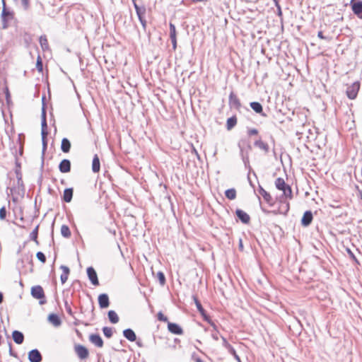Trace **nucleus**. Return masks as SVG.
I'll use <instances>...</instances> for the list:
<instances>
[{"instance_id": "obj_1", "label": "nucleus", "mask_w": 362, "mask_h": 362, "mask_svg": "<svg viewBox=\"0 0 362 362\" xmlns=\"http://www.w3.org/2000/svg\"><path fill=\"white\" fill-rule=\"evenodd\" d=\"M280 191H282L283 194L280 197V202L283 204H285V211L284 212V214H286L288 210H289V203L286 201L288 199H291L293 198V192L291 187L288 185L285 187L283 188V189H281Z\"/></svg>"}, {"instance_id": "obj_2", "label": "nucleus", "mask_w": 362, "mask_h": 362, "mask_svg": "<svg viewBox=\"0 0 362 362\" xmlns=\"http://www.w3.org/2000/svg\"><path fill=\"white\" fill-rule=\"evenodd\" d=\"M30 293L33 298L39 300L40 305H45L47 303L45 294L42 287L40 285L31 288Z\"/></svg>"}, {"instance_id": "obj_3", "label": "nucleus", "mask_w": 362, "mask_h": 362, "mask_svg": "<svg viewBox=\"0 0 362 362\" xmlns=\"http://www.w3.org/2000/svg\"><path fill=\"white\" fill-rule=\"evenodd\" d=\"M243 141L238 142V147L240 148V155L243 160V162L245 165V167L250 168V162H249V151L251 149V146L250 144L247 145V148H245L243 146Z\"/></svg>"}, {"instance_id": "obj_4", "label": "nucleus", "mask_w": 362, "mask_h": 362, "mask_svg": "<svg viewBox=\"0 0 362 362\" xmlns=\"http://www.w3.org/2000/svg\"><path fill=\"white\" fill-rule=\"evenodd\" d=\"M134 8L142 28L144 30L146 31L147 27V22L145 18L146 8L144 6H139L137 4H134Z\"/></svg>"}, {"instance_id": "obj_5", "label": "nucleus", "mask_w": 362, "mask_h": 362, "mask_svg": "<svg viewBox=\"0 0 362 362\" xmlns=\"http://www.w3.org/2000/svg\"><path fill=\"white\" fill-rule=\"evenodd\" d=\"M2 2H3V9H2V13H1L2 28L4 29H6L8 27V24H7L8 21L13 18V13L6 8L5 1L2 0Z\"/></svg>"}, {"instance_id": "obj_6", "label": "nucleus", "mask_w": 362, "mask_h": 362, "mask_svg": "<svg viewBox=\"0 0 362 362\" xmlns=\"http://www.w3.org/2000/svg\"><path fill=\"white\" fill-rule=\"evenodd\" d=\"M360 88V84L358 82H354L351 86H349L346 89V95L351 99H355L358 95V92Z\"/></svg>"}, {"instance_id": "obj_7", "label": "nucleus", "mask_w": 362, "mask_h": 362, "mask_svg": "<svg viewBox=\"0 0 362 362\" xmlns=\"http://www.w3.org/2000/svg\"><path fill=\"white\" fill-rule=\"evenodd\" d=\"M228 103L231 108L240 110L242 105L238 96L232 91L228 97Z\"/></svg>"}, {"instance_id": "obj_8", "label": "nucleus", "mask_w": 362, "mask_h": 362, "mask_svg": "<svg viewBox=\"0 0 362 362\" xmlns=\"http://www.w3.org/2000/svg\"><path fill=\"white\" fill-rule=\"evenodd\" d=\"M74 350L80 359H85L88 358L89 352L86 346L81 344H77L74 346Z\"/></svg>"}, {"instance_id": "obj_9", "label": "nucleus", "mask_w": 362, "mask_h": 362, "mask_svg": "<svg viewBox=\"0 0 362 362\" xmlns=\"http://www.w3.org/2000/svg\"><path fill=\"white\" fill-rule=\"evenodd\" d=\"M352 11L358 18H362V1H351Z\"/></svg>"}, {"instance_id": "obj_10", "label": "nucleus", "mask_w": 362, "mask_h": 362, "mask_svg": "<svg viewBox=\"0 0 362 362\" xmlns=\"http://www.w3.org/2000/svg\"><path fill=\"white\" fill-rule=\"evenodd\" d=\"M28 360L30 362H41L42 356L38 349H34L28 352Z\"/></svg>"}, {"instance_id": "obj_11", "label": "nucleus", "mask_w": 362, "mask_h": 362, "mask_svg": "<svg viewBox=\"0 0 362 362\" xmlns=\"http://www.w3.org/2000/svg\"><path fill=\"white\" fill-rule=\"evenodd\" d=\"M87 275L93 285H94V286L99 285L98 275H97V273L93 267H89L87 268Z\"/></svg>"}, {"instance_id": "obj_12", "label": "nucleus", "mask_w": 362, "mask_h": 362, "mask_svg": "<svg viewBox=\"0 0 362 362\" xmlns=\"http://www.w3.org/2000/svg\"><path fill=\"white\" fill-rule=\"evenodd\" d=\"M168 329L170 332L174 334L180 335L183 334L182 328L177 323L168 322Z\"/></svg>"}, {"instance_id": "obj_13", "label": "nucleus", "mask_w": 362, "mask_h": 362, "mask_svg": "<svg viewBox=\"0 0 362 362\" xmlns=\"http://www.w3.org/2000/svg\"><path fill=\"white\" fill-rule=\"evenodd\" d=\"M235 214L243 223L247 224L250 221V216L242 209H236Z\"/></svg>"}, {"instance_id": "obj_14", "label": "nucleus", "mask_w": 362, "mask_h": 362, "mask_svg": "<svg viewBox=\"0 0 362 362\" xmlns=\"http://www.w3.org/2000/svg\"><path fill=\"white\" fill-rule=\"evenodd\" d=\"M313 219L311 211H306L301 218V224L303 226L307 227L310 225Z\"/></svg>"}, {"instance_id": "obj_15", "label": "nucleus", "mask_w": 362, "mask_h": 362, "mask_svg": "<svg viewBox=\"0 0 362 362\" xmlns=\"http://www.w3.org/2000/svg\"><path fill=\"white\" fill-rule=\"evenodd\" d=\"M170 38L173 45V49L177 48L176 28L174 24L170 23Z\"/></svg>"}, {"instance_id": "obj_16", "label": "nucleus", "mask_w": 362, "mask_h": 362, "mask_svg": "<svg viewBox=\"0 0 362 362\" xmlns=\"http://www.w3.org/2000/svg\"><path fill=\"white\" fill-rule=\"evenodd\" d=\"M59 170L62 173H69L71 171V161L69 159H63L59 165Z\"/></svg>"}, {"instance_id": "obj_17", "label": "nucleus", "mask_w": 362, "mask_h": 362, "mask_svg": "<svg viewBox=\"0 0 362 362\" xmlns=\"http://www.w3.org/2000/svg\"><path fill=\"white\" fill-rule=\"evenodd\" d=\"M90 341L95 344L97 347H103V340L102 337L98 334H92L89 337Z\"/></svg>"}, {"instance_id": "obj_18", "label": "nucleus", "mask_w": 362, "mask_h": 362, "mask_svg": "<svg viewBox=\"0 0 362 362\" xmlns=\"http://www.w3.org/2000/svg\"><path fill=\"white\" fill-rule=\"evenodd\" d=\"M98 300L100 308H107L110 305L109 297L106 293L100 294Z\"/></svg>"}, {"instance_id": "obj_19", "label": "nucleus", "mask_w": 362, "mask_h": 362, "mask_svg": "<svg viewBox=\"0 0 362 362\" xmlns=\"http://www.w3.org/2000/svg\"><path fill=\"white\" fill-rule=\"evenodd\" d=\"M48 322L53 326L58 327L62 325V320L58 315L55 313H51L47 317Z\"/></svg>"}, {"instance_id": "obj_20", "label": "nucleus", "mask_w": 362, "mask_h": 362, "mask_svg": "<svg viewBox=\"0 0 362 362\" xmlns=\"http://www.w3.org/2000/svg\"><path fill=\"white\" fill-rule=\"evenodd\" d=\"M250 107L257 114L263 117H266L267 115L263 112L262 105L259 102H251L250 103Z\"/></svg>"}, {"instance_id": "obj_21", "label": "nucleus", "mask_w": 362, "mask_h": 362, "mask_svg": "<svg viewBox=\"0 0 362 362\" xmlns=\"http://www.w3.org/2000/svg\"><path fill=\"white\" fill-rule=\"evenodd\" d=\"M259 193L262 196L263 199L267 204H269V205H272L273 199L272 196L261 186H259Z\"/></svg>"}, {"instance_id": "obj_22", "label": "nucleus", "mask_w": 362, "mask_h": 362, "mask_svg": "<svg viewBox=\"0 0 362 362\" xmlns=\"http://www.w3.org/2000/svg\"><path fill=\"white\" fill-rule=\"evenodd\" d=\"M124 337L129 341H135L136 340V336L133 329L127 328L123 331Z\"/></svg>"}, {"instance_id": "obj_23", "label": "nucleus", "mask_w": 362, "mask_h": 362, "mask_svg": "<svg viewBox=\"0 0 362 362\" xmlns=\"http://www.w3.org/2000/svg\"><path fill=\"white\" fill-rule=\"evenodd\" d=\"M60 269L62 270V274H61L60 280L62 284H64L66 282L68 279L70 273V269L68 267L65 265H61Z\"/></svg>"}, {"instance_id": "obj_24", "label": "nucleus", "mask_w": 362, "mask_h": 362, "mask_svg": "<svg viewBox=\"0 0 362 362\" xmlns=\"http://www.w3.org/2000/svg\"><path fill=\"white\" fill-rule=\"evenodd\" d=\"M12 337L15 343L17 344H21L24 341L23 334L18 330H14L12 333Z\"/></svg>"}, {"instance_id": "obj_25", "label": "nucleus", "mask_w": 362, "mask_h": 362, "mask_svg": "<svg viewBox=\"0 0 362 362\" xmlns=\"http://www.w3.org/2000/svg\"><path fill=\"white\" fill-rule=\"evenodd\" d=\"M74 189L73 188H66L64 191L62 200L66 203H69L72 200L73 198Z\"/></svg>"}, {"instance_id": "obj_26", "label": "nucleus", "mask_w": 362, "mask_h": 362, "mask_svg": "<svg viewBox=\"0 0 362 362\" xmlns=\"http://www.w3.org/2000/svg\"><path fill=\"white\" fill-rule=\"evenodd\" d=\"M254 146L264 151L265 153H267L269 151V145L264 142L261 139L256 140L254 143Z\"/></svg>"}, {"instance_id": "obj_27", "label": "nucleus", "mask_w": 362, "mask_h": 362, "mask_svg": "<svg viewBox=\"0 0 362 362\" xmlns=\"http://www.w3.org/2000/svg\"><path fill=\"white\" fill-rule=\"evenodd\" d=\"M48 134H45V136H42V163H41V168H43L44 166V160H45V152L47 147V136Z\"/></svg>"}, {"instance_id": "obj_28", "label": "nucleus", "mask_w": 362, "mask_h": 362, "mask_svg": "<svg viewBox=\"0 0 362 362\" xmlns=\"http://www.w3.org/2000/svg\"><path fill=\"white\" fill-rule=\"evenodd\" d=\"M61 149L64 153H69L71 149V142L67 138H63L61 143Z\"/></svg>"}, {"instance_id": "obj_29", "label": "nucleus", "mask_w": 362, "mask_h": 362, "mask_svg": "<svg viewBox=\"0 0 362 362\" xmlns=\"http://www.w3.org/2000/svg\"><path fill=\"white\" fill-rule=\"evenodd\" d=\"M100 169V159L98 155H95L92 162V170L93 173H98Z\"/></svg>"}, {"instance_id": "obj_30", "label": "nucleus", "mask_w": 362, "mask_h": 362, "mask_svg": "<svg viewBox=\"0 0 362 362\" xmlns=\"http://www.w3.org/2000/svg\"><path fill=\"white\" fill-rule=\"evenodd\" d=\"M194 303H195L196 307H197L198 311L200 313V314L203 317L204 320H205L206 317H209L206 314V313L205 310L204 309L203 306L202 305L200 301L196 297H194Z\"/></svg>"}, {"instance_id": "obj_31", "label": "nucleus", "mask_w": 362, "mask_h": 362, "mask_svg": "<svg viewBox=\"0 0 362 362\" xmlns=\"http://www.w3.org/2000/svg\"><path fill=\"white\" fill-rule=\"evenodd\" d=\"M107 316L110 322L112 324H116L119 322V317L117 313L114 310H110L107 313Z\"/></svg>"}, {"instance_id": "obj_32", "label": "nucleus", "mask_w": 362, "mask_h": 362, "mask_svg": "<svg viewBox=\"0 0 362 362\" xmlns=\"http://www.w3.org/2000/svg\"><path fill=\"white\" fill-rule=\"evenodd\" d=\"M237 124L236 116H232L227 119L226 128L228 130H231Z\"/></svg>"}, {"instance_id": "obj_33", "label": "nucleus", "mask_w": 362, "mask_h": 362, "mask_svg": "<svg viewBox=\"0 0 362 362\" xmlns=\"http://www.w3.org/2000/svg\"><path fill=\"white\" fill-rule=\"evenodd\" d=\"M39 42L43 51L49 49L48 41L45 35H41Z\"/></svg>"}, {"instance_id": "obj_34", "label": "nucleus", "mask_w": 362, "mask_h": 362, "mask_svg": "<svg viewBox=\"0 0 362 362\" xmlns=\"http://www.w3.org/2000/svg\"><path fill=\"white\" fill-rule=\"evenodd\" d=\"M225 196L230 200H233L236 198V190L234 188L228 189L225 192Z\"/></svg>"}, {"instance_id": "obj_35", "label": "nucleus", "mask_w": 362, "mask_h": 362, "mask_svg": "<svg viewBox=\"0 0 362 362\" xmlns=\"http://www.w3.org/2000/svg\"><path fill=\"white\" fill-rule=\"evenodd\" d=\"M287 185L288 184H286L284 180L281 177H278L275 180V186L279 190L283 189V188Z\"/></svg>"}, {"instance_id": "obj_36", "label": "nucleus", "mask_w": 362, "mask_h": 362, "mask_svg": "<svg viewBox=\"0 0 362 362\" xmlns=\"http://www.w3.org/2000/svg\"><path fill=\"white\" fill-rule=\"evenodd\" d=\"M61 233L62 235L64 238H69L71 235V230L68 226L62 225L61 227Z\"/></svg>"}, {"instance_id": "obj_37", "label": "nucleus", "mask_w": 362, "mask_h": 362, "mask_svg": "<svg viewBox=\"0 0 362 362\" xmlns=\"http://www.w3.org/2000/svg\"><path fill=\"white\" fill-rule=\"evenodd\" d=\"M4 92L5 94L6 103H7L8 106L10 107L11 105H13V103H12L11 98V93H10L9 89L7 86H5V88H4Z\"/></svg>"}, {"instance_id": "obj_38", "label": "nucleus", "mask_w": 362, "mask_h": 362, "mask_svg": "<svg viewBox=\"0 0 362 362\" xmlns=\"http://www.w3.org/2000/svg\"><path fill=\"white\" fill-rule=\"evenodd\" d=\"M47 124L46 118H42L41 121V136H44L45 134H48L47 132Z\"/></svg>"}, {"instance_id": "obj_39", "label": "nucleus", "mask_w": 362, "mask_h": 362, "mask_svg": "<svg viewBox=\"0 0 362 362\" xmlns=\"http://www.w3.org/2000/svg\"><path fill=\"white\" fill-rule=\"evenodd\" d=\"M38 226H37L35 229L30 233V238L35 241L37 244H38L37 241V234H38Z\"/></svg>"}, {"instance_id": "obj_40", "label": "nucleus", "mask_w": 362, "mask_h": 362, "mask_svg": "<svg viewBox=\"0 0 362 362\" xmlns=\"http://www.w3.org/2000/svg\"><path fill=\"white\" fill-rule=\"evenodd\" d=\"M103 332L107 338L112 337V334H113L112 329L109 327H104L103 328Z\"/></svg>"}, {"instance_id": "obj_41", "label": "nucleus", "mask_w": 362, "mask_h": 362, "mask_svg": "<svg viewBox=\"0 0 362 362\" xmlns=\"http://www.w3.org/2000/svg\"><path fill=\"white\" fill-rule=\"evenodd\" d=\"M157 277H158L160 284L161 286H164L166 280H165V274H163V272H158L157 273Z\"/></svg>"}, {"instance_id": "obj_42", "label": "nucleus", "mask_w": 362, "mask_h": 362, "mask_svg": "<svg viewBox=\"0 0 362 362\" xmlns=\"http://www.w3.org/2000/svg\"><path fill=\"white\" fill-rule=\"evenodd\" d=\"M36 68L39 72H42L43 69L42 61L40 56L37 57L36 62Z\"/></svg>"}, {"instance_id": "obj_43", "label": "nucleus", "mask_w": 362, "mask_h": 362, "mask_svg": "<svg viewBox=\"0 0 362 362\" xmlns=\"http://www.w3.org/2000/svg\"><path fill=\"white\" fill-rule=\"evenodd\" d=\"M36 257L42 263L44 264L46 262V256L42 252H37L36 254Z\"/></svg>"}, {"instance_id": "obj_44", "label": "nucleus", "mask_w": 362, "mask_h": 362, "mask_svg": "<svg viewBox=\"0 0 362 362\" xmlns=\"http://www.w3.org/2000/svg\"><path fill=\"white\" fill-rule=\"evenodd\" d=\"M64 307H65V309H66V311L67 312V313L69 315H70L71 316L74 317V314H73L71 305H69L68 300L66 299L64 300Z\"/></svg>"}, {"instance_id": "obj_45", "label": "nucleus", "mask_w": 362, "mask_h": 362, "mask_svg": "<svg viewBox=\"0 0 362 362\" xmlns=\"http://www.w3.org/2000/svg\"><path fill=\"white\" fill-rule=\"evenodd\" d=\"M230 346V349H229L230 353L234 356V358L236 359V361L238 362H241V360H240L239 356L237 354L234 348H233L230 346Z\"/></svg>"}, {"instance_id": "obj_46", "label": "nucleus", "mask_w": 362, "mask_h": 362, "mask_svg": "<svg viewBox=\"0 0 362 362\" xmlns=\"http://www.w3.org/2000/svg\"><path fill=\"white\" fill-rule=\"evenodd\" d=\"M6 217V209L5 206H2L0 209V219L4 220Z\"/></svg>"}, {"instance_id": "obj_47", "label": "nucleus", "mask_w": 362, "mask_h": 362, "mask_svg": "<svg viewBox=\"0 0 362 362\" xmlns=\"http://www.w3.org/2000/svg\"><path fill=\"white\" fill-rule=\"evenodd\" d=\"M204 320L206 321L213 327L214 331H216L217 327L214 322L211 320L210 317H206Z\"/></svg>"}, {"instance_id": "obj_48", "label": "nucleus", "mask_w": 362, "mask_h": 362, "mask_svg": "<svg viewBox=\"0 0 362 362\" xmlns=\"http://www.w3.org/2000/svg\"><path fill=\"white\" fill-rule=\"evenodd\" d=\"M158 320L161 322H167L168 317L165 316L161 312H159L157 315Z\"/></svg>"}, {"instance_id": "obj_49", "label": "nucleus", "mask_w": 362, "mask_h": 362, "mask_svg": "<svg viewBox=\"0 0 362 362\" xmlns=\"http://www.w3.org/2000/svg\"><path fill=\"white\" fill-rule=\"evenodd\" d=\"M275 4V6L276 7V9H277V15L279 16H282V11H281V6L279 3V1L274 3Z\"/></svg>"}, {"instance_id": "obj_50", "label": "nucleus", "mask_w": 362, "mask_h": 362, "mask_svg": "<svg viewBox=\"0 0 362 362\" xmlns=\"http://www.w3.org/2000/svg\"><path fill=\"white\" fill-rule=\"evenodd\" d=\"M22 5L25 10H28L30 6L29 0H21Z\"/></svg>"}, {"instance_id": "obj_51", "label": "nucleus", "mask_w": 362, "mask_h": 362, "mask_svg": "<svg viewBox=\"0 0 362 362\" xmlns=\"http://www.w3.org/2000/svg\"><path fill=\"white\" fill-rule=\"evenodd\" d=\"M211 337L212 338L216 340V341H218V329H216V331H212L211 332Z\"/></svg>"}, {"instance_id": "obj_52", "label": "nucleus", "mask_w": 362, "mask_h": 362, "mask_svg": "<svg viewBox=\"0 0 362 362\" xmlns=\"http://www.w3.org/2000/svg\"><path fill=\"white\" fill-rule=\"evenodd\" d=\"M247 134L249 136L257 135L258 130L257 129H250L248 130Z\"/></svg>"}, {"instance_id": "obj_53", "label": "nucleus", "mask_w": 362, "mask_h": 362, "mask_svg": "<svg viewBox=\"0 0 362 362\" xmlns=\"http://www.w3.org/2000/svg\"><path fill=\"white\" fill-rule=\"evenodd\" d=\"M347 252L351 259H354L356 262H358L355 255H354V253L351 252V250L350 249H349V248L347 249Z\"/></svg>"}, {"instance_id": "obj_54", "label": "nucleus", "mask_w": 362, "mask_h": 362, "mask_svg": "<svg viewBox=\"0 0 362 362\" xmlns=\"http://www.w3.org/2000/svg\"><path fill=\"white\" fill-rule=\"evenodd\" d=\"M42 118H46V111L45 109V104L43 103L42 110Z\"/></svg>"}, {"instance_id": "obj_55", "label": "nucleus", "mask_w": 362, "mask_h": 362, "mask_svg": "<svg viewBox=\"0 0 362 362\" xmlns=\"http://www.w3.org/2000/svg\"><path fill=\"white\" fill-rule=\"evenodd\" d=\"M317 37L320 39H327V37L325 36H324L323 33L322 31H319L318 33H317Z\"/></svg>"}, {"instance_id": "obj_56", "label": "nucleus", "mask_w": 362, "mask_h": 362, "mask_svg": "<svg viewBox=\"0 0 362 362\" xmlns=\"http://www.w3.org/2000/svg\"><path fill=\"white\" fill-rule=\"evenodd\" d=\"M17 182L18 186H23L22 177H18V178H17Z\"/></svg>"}, {"instance_id": "obj_57", "label": "nucleus", "mask_w": 362, "mask_h": 362, "mask_svg": "<svg viewBox=\"0 0 362 362\" xmlns=\"http://www.w3.org/2000/svg\"><path fill=\"white\" fill-rule=\"evenodd\" d=\"M16 178H18V177H22V175L21 173V170L18 169L16 170Z\"/></svg>"}, {"instance_id": "obj_58", "label": "nucleus", "mask_w": 362, "mask_h": 362, "mask_svg": "<svg viewBox=\"0 0 362 362\" xmlns=\"http://www.w3.org/2000/svg\"><path fill=\"white\" fill-rule=\"evenodd\" d=\"M239 249L240 250L243 251V240L242 239H240L239 240Z\"/></svg>"}, {"instance_id": "obj_59", "label": "nucleus", "mask_w": 362, "mask_h": 362, "mask_svg": "<svg viewBox=\"0 0 362 362\" xmlns=\"http://www.w3.org/2000/svg\"><path fill=\"white\" fill-rule=\"evenodd\" d=\"M136 345L139 347H143L144 346V344L142 343V341L141 340H138L136 341Z\"/></svg>"}, {"instance_id": "obj_60", "label": "nucleus", "mask_w": 362, "mask_h": 362, "mask_svg": "<svg viewBox=\"0 0 362 362\" xmlns=\"http://www.w3.org/2000/svg\"><path fill=\"white\" fill-rule=\"evenodd\" d=\"M4 300V295L1 292H0V304L3 302Z\"/></svg>"}, {"instance_id": "obj_61", "label": "nucleus", "mask_w": 362, "mask_h": 362, "mask_svg": "<svg viewBox=\"0 0 362 362\" xmlns=\"http://www.w3.org/2000/svg\"><path fill=\"white\" fill-rule=\"evenodd\" d=\"M193 151H194L195 155H197V158H199V155L198 154V153H197V150L194 148H193Z\"/></svg>"}, {"instance_id": "obj_62", "label": "nucleus", "mask_w": 362, "mask_h": 362, "mask_svg": "<svg viewBox=\"0 0 362 362\" xmlns=\"http://www.w3.org/2000/svg\"><path fill=\"white\" fill-rule=\"evenodd\" d=\"M222 339H223V342L224 344H228V342H227V341H226V338H224V337H222Z\"/></svg>"}, {"instance_id": "obj_63", "label": "nucleus", "mask_w": 362, "mask_h": 362, "mask_svg": "<svg viewBox=\"0 0 362 362\" xmlns=\"http://www.w3.org/2000/svg\"><path fill=\"white\" fill-rule=\"evenodd\" d=\"M196 362H204L201 358H198L196 359Z\"/></svg>"}, {"instance_id": "obj_64", "label": "nucleus", "mask_w": 362, "mask_h": 362, "mask_svg": "<svg viewBox=\"0 0 362 362\" xmlns=\"http://www.w3.org/2000/svg\"><path fill=\"white\" fill-rule=\"evenodd\" d=\"M74 325H79V321L76 320V321L74 322Z\"/></svg>"}]
</instances>
